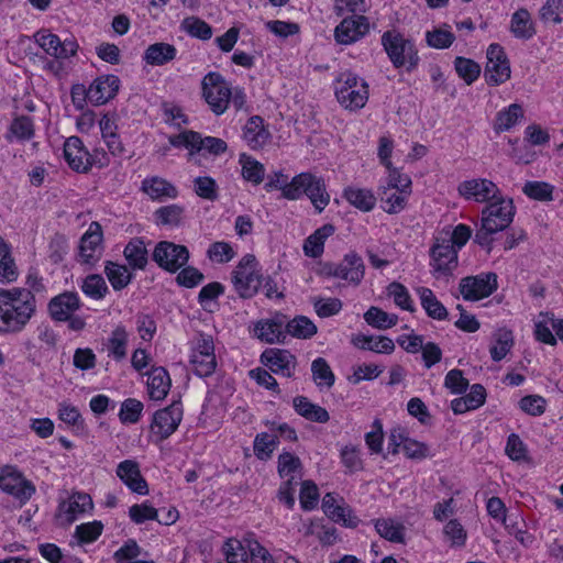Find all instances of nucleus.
I'll return each mask as SVG.
<instances>
[{"mask_svg": "<svg viewBox=\"0 0 563 563\" xmlns=\"http://www.w3.org/2000/svg\"><path fill=\"white\" fill-rule=\"evenodd\" d=\"M36 311L35 297L25 288H0V332H20Z\"/></svg>", "mask_w": 563, "mask_h": 563, "instance_id": "1", "label": "nucleus"}, {"mask_svg": "<svg viewBox=\"0 0 563 563\" xmlns=\"http://www.w3.org/2000/svg\"><path fill=\"white\" fill-rule=\"evenodd\" d=\"M280 188L283 197L290 200H296L305 194L319 213L330 202V196L327 192L323 179L310 173H301L295 176L289 184H285Z\"/></svg>", "mask_w": 563, "mask_h": 563, "instance_id": "2", "label": "nucleus"}, {"mask_svg": "<svg viewBox=\"0 0 563 563\" xmlns=\"http://www.w3.org/2000/svg\"><path fill=\"white\" fill-rule=\"evenodd\" d=\"M382 45L395 68L412 70L418 66L419 56L415 44L396 30L382 35Z\"/></svg>", "mask_w": 563, "mask_h": 563, "instance_id": "3", "label": "nucleus"}, {"mask_svg": "<svg viewBox=\"0 0 563 563\" xmlns=\"http://www.w3.org/2000/svg\"><path fill=\"white\" fill-rule=\"evenodd\" d=\"M339 103L347 110L362 109L368 100V85L351 71L340 74L334 84Z\"/></svg>", "mask_w": 563, "mask_h": 563, "instance_id": "4", "label": "nucleus"}, {"mask_svg": "<svg viewBox=\"0 0 563 563\" xmlns=\"http://www.w3.org/2000/svg\"><path fill=\"white\" fill-rule=\"evenodd\" d=\"M202 97L216 115L223 114L230 104L232 87L216 71L208 73L201 81Z\"/></svg>", "mask_w": 563, "mask_h": 563, "instance_id": "5", "label": "nucleus"}, {"mask_svg": "<svg viewBox=\"0 0 563 563\" xmlns=\"http://www.w3.org/2000/svg\"><path fill=\"white\" fill-rule=\"evenodd\" d=\"M232 283L235 291L242 298H252L262 285V275L257 269V261L254 255L242 257L232 272Z\"/></svg>", "mask_w": 563, "mask_h": 563, "instance_id": "6", "label": "nucleus"}, {"mask_svg": "<svg viewBox=\"0 0 563 563\" xmlns=\"http://www.w3.org/2000/svg\"><path fill=\"white\" fill-rule=\"evenodd\" d=\"M190 364L199 377L213 374L217 367L214 344L211 335L199 333L192 342Z\"/></svg>", "mask_w": 563, "mask_h": 563, "instance_id": "7", "label": "nucleus"}, {"mask_svg": "<svg viewBox=\"0 0 563 563\" xmlns=\"http://www.w3.org/2000/svg\"><path fill=\"white\" fill-rule=\"evenodd\" d=\"M153 261L164 271L176 273L187 265L189 251L185 245L161 241L153 251Z\"/></svg>", "mask_w": 563, "mask_h": 563, "instance_id": "8", "label": "nucleus"}, {"mask_svg": "<svg viewBox=\"0 0 563 563\" xmlns=\"http://www.w3.org/2000/svg\"><path fill=\"white\" fill-rule=\"evenodd\" d=\"M485 80L489 86H499L506 82L511 75L510 62L503 46L490 44L486 52Z\"/></svg>", "mask_w": 563, "mask_h": 563, "instance_id": "9", "label": "nucleus"}, {"mask_svg": "<svg viewBox=\"0 0 563 563\" xmlns=\"http://www.w3.org/2000/svg\"><path fill=\"white\" fill-rule=\"evenodd\" d=\"M515 213L516 208L512 199L505 198L500 194L483 209L482 222H485L489 229L504 231L512 222Z\"/></svg>", "mask_w": 563, "mask_h": 563, "instance_id": "10", "label": "nucleus"}, {"mask_svg": "<svg viewBox=\"0 0 563 563\" xmlns=\"http://www.w3.org/2000/svg\"><path fill=\"white\" fill-rule=\"evenodd\" d=\"M451 241L442 240V236L435 238L432 247L430 249V265L433 268V275L439 278L440 276H449L457 267V251L454 245L450 244Z\"/></svg>", "mask_w": 563, "mask_h": 563, "instance_id": "11", "label": "nucleus"}, {"mask_svg": "<svg viewBox=\"0 0 563 563\" xmlns=\"http://www.w3.org/2000/svg\"><path fill=\"white\" fill-rule=\"evenodd\" d=\"M497 287V275L493 272L466 276L459 284L461 295L470 301H477L490 296Z\"/></svg>", "mask_w": 563, "mask_h": 563, "instance_id": "12", "label": "nucleus"}, {"mask_svg": "<svg viewBox=\"0 0 563 563\" xmlns=\"http://www.w3.org/2000/svg\"><path fill=\"white\" fill-rule=\"evenodd\" d=\"M183 420V407L178 401L157 410L151 423L152 433L159 440L168 439L178 428Z\"/></svg>", "mask_w": 563, "mask_h": 563, "instance_id": "13", "label": "nucleus"}, {"mask_svg": "<svg viewBox=\"0 0 563 563\" xmlns=\"http://www.w3.org/2000/svg\"><path fill=\"white\" fill-rule=\"evenodd\" d=\"M0 489L21 503L27 501L35 493L34 485L13 466H5L1 470Z\"/></svg>", "mask_w": 563, "mask_h": 563, "instance_id": "14", "label": "nucleus"}, {"mask_svg": "<svg viewBox=\"0 0 563 563\" xmlns=\"http://www.w3.org/2000/svg\"><path fill=\"white\" fill-rule=\"evenodd\" d=\"M457 192L464 199L478 203H488L501 194L498 186L487 178H472L464 180L459 184Z\"/></svg>", "mask_w": 563, "mask_h": 563, "instance_id": "15", "label": "nucleus"}, {"mask_svg": "<svg viewBox=\"0 0 563 563\" xmlns=\"http://www.w3.org/2000/svg\"><path fill=\"white\" fill-rule=\"evenodd\" d=\"M369 32V21L363 14L344 18L334 29V40L340 45H351Z\"/></svg>", "mask_w": 563, "mask_h": 563, "instance_id": "16", "label": "nucleus"}, {"mask_svg": "<svg viewBox=\"0 0 563 563\" xmlns=\"http://www.w3.org/2000/svg\"><path fill=\"white\" fill-rule=\"evenodd\" d=\"M102 231L98 222H91L79 244V262L93 266L102 255Z\"/></svg>", "mask_w": 563, "mask_h": 563, "instance_id": "17", "label": "nucleus"}, {"mask_svg": "<svg viewBox=\"0 0 563 563\" xmlns=\"http://www.w3.org/2000/svg\"><path fill=\"white\" fill-rule=\"evenodd\" d=\"M36 43L51 56L66 59L77 53L78 44L73 38H60L53 33L42 30L34 35Z\"/></svg>", "mask_w": 563, "mask_h": 563, "instance_id": "18", "label": "nucleus"}, {"mask_svg": "<svg viewBox=\"0 0 563 563\" xmlns=\"http://www.w3.org/2000/svg\"><path fill=\"white\" fill-rule=\"evenodd\" d=\"M261 361L271 372L284 377H291L296 369V357L287 350L269 349L262 353Z\"/></svg>", "mask_w": 563, "mask_h": 563, "instance_id": "19", "label": "nucleus"}, {"mask_svg": "<svg viewBox=\"0 0 563 563\" xmlns=\"http://www.w3.org/2000/svg\"><path fill=\"white\" fill-rule=\"evenodd\" d=\"M120 79L115 75H103L96 78L87 90V99L96 104H104L115 97L119 91Z\"/></svg>", "mask_w": 563, "mask_h": 563, "instance_id": "20", "label": "nucleus"}, {"mask_svg": "<svg viewBox=\"0 0 563 563\" xmlns=\"http://www.w3.org/2000/svg\"><path fill=\"white\" fill-rule=\"evenodd\" d=\"M81 307L80 298L75 291H64L53 297L47 306L51 318L55 321H66Z\"/></svg>", "mask_w": 563, "mask_h": 563, "instance_id": "21", "label": "nucleus"}, {"mask_svg": "<svg viewBox=\"0 0 563 563\" xmlns=\"http://www.w3.org/2000/svg\"><path fill=\"white\" fill-rule=\"evenodd\" d=\"M64 157L76 172L86 173L91 166V155L78 136H70L65 141Z\"/></svg>", "mask_w": 563, "mask_h": 563, "instance_id": "22", "label": "nucleus"}, {"mask_svg": "<svg viewBox=\"0 0 563 563\" xmlns=\"http://www.w3.org/2000/svg\"><path fill=\"white\" fill-rule=\"evenodd\" d=\"M92 499L88 494L74 493L67 500L63 501L59 507L58 517L66 525H70L80 515L92 509Z\"/></svg>", "mask_w": 563, "mask_h": 563, "instance_id": "23", "label": "nucleus"}, {"mask_svg": "<svg viewBox=\"0 0 563 563\" xmlns=\"http://www.w3.org/2000/svg\"><path fill=\"white\" fill-rule=\"evenodd\" d=\"M117 475L132 492L140 495L148 493L146 481L143 478L135 461H122L117 467Z\"/></svg>", "mask_w": 563, "mask_h": 563, "instance_id": "24", "label": "nucleus"}, {"mask_svg": "<svg viewBox=\"0 0 563 563\" xmlns=\"http://www.w3.org/2000/svg\"><path fill=\"white\" fill-rule=\"evenodd\" d=\"M285 317L277 316L273 319L261 320L255 324L254 334L265 343L273 344L285 339Z\"/></svg>", "mask_w": 563, "mask_h": 563, "instance_id": "25", "label": "nucleus"}, {"mask_svg": "<svg viewBox=\"0 0 563 563\" xmlns=\"http://www.w3.org/2000/svg\"><path fill=\"white\" fill-rule=\"evenodd\" d=\"M269 137L271 133L261 117L254 115L246 121L243 128V139L252 150L262 148Z\"/></svg>", "mask_w": 563, "mask_h": 563, "instance_id": "26", "label": "nucleus"}, {"mask_svg": "<svg viewBox=\"0 0 563 563\" xmlns=\"http://www.w3.org/2000/svg\"><path fill=\"white\" fill-rule=\"evenodd\" d=\"M365 273V266L362 257L352 252L344 256L343 261L339 263L338 278L344 279L354 285H358Z\"/></svg>", "mask_w": 563, "mask_h": 563, "instance_id": "27", "label": "nucleus"}, {"mask_svg": "<svg viewBox=\"0 0 563 563\" xmlns=\"http://www.w3.org/2000/svg\"><path fill=\"white\" fill-rule=\"evenodd\" d=\"M170 386L169 374L164 367H155L147 373V393L151 399L163 400Z\"/></svg>", "mask_w": 563, "mask_h": 563, "instance_id": "28", "label": "nucleus"}, {"mask_svg": "<svg viewBox=\"0 0 563 563\" xmlns=\"http://www.w3.org/2000/svg\"><path fill=\"white\" fill-rule=\"evenodd\" d=\"M377 196L380 201V207L385 212L397 214L406 208L410 195L380 185L377 189Z\"/></svg>", "mask_w": 563, "mask_h": 563, "instance_id": "29", "label": "nucleus"}, {"mask_svg": "<svg viewBox=\"0 0 563 563\" xmlns=\"http://www.w3.org/2000/svg\"><path fill=\"white\" fill-rule=\"evenodd\" d=\"M142 190L152 200L161 201L166 198L174 199L178 196V190L172 183L157 176L145 178L142 181Z\"/></svg>", "mask_w": 563, "mask_h": 563, "instance_id": "30", "label": "nucleus"}, {"mask_svg": "<svg viewBox=\"0 0 563 563\" xmlns=\"http://www.w3.org/2000/svg\"><path fill=\"white\" fill-rule=\"evenodd\" d=\"M292 405L296 412L309 421L327 423L330 420V415L327 409L311 402L307 397H295Z\"/></svg>", "mask_w": 563, "mask_h": 563, "instance_id": "31", "label": "nucleus"}, {"mask_svg": "<svg viewBox=\"0 0 563 563\" xmlns=\"http://www.w3.org/2000/svg\"><path fill=\"white\" fill-rule=\"evenodd\" d=\"M343 197L356 209L368 212L376 205V196L371 189L350 186L344 189Z\"/></svg>", "mask_w": 563, "mask_h": 563, "instance_id": "32", "label": "nucleus"}, {"mask_svg": "<svg viewBox=\"0 0 563 563\" xmlns=\"http://www.w3.org/2000/svg\"><path fill=\"white\" fill-rule=\"evenodd\" d=\"M177 49L174 45L159 42L150 45L145 49L143 59L148 65L162 66L175 59Z\"/></svg>", "mask_w": 563, "mask_h": 563, "instance_id": "33", "label": "nucleus"}, {"mask_svg": "<svg viewBox=\"0 0 563 563\" xmlns=\"http://www.w3.org/2000/svg\"><path fill=\"white\" fill-rule=\"evenodd\" d=\"M334 233L332 224H324L309 235L303 243V252L306 256L317 258L321 256L324 250V241Z\"/></svg>", "mask_w": 563, "mask_h": 563, "instance_id": "34", "label": "nucleus"}, {"mask_svg": "<svg viewBox=\"0 0 563 563\" xmlns=\"http://www.w3.org/2000/svg\"><path fill=\"white\" fill-rule=\"evenodd\" d=\"M510 32L520 40H530L536 34L531 15L527 9H519L511 15Z\"/></svg>", "mask_w": 563, "mask_h": 563, "instance_id": "35", "label": "nucleus"}, {"mask_svg": "<svg viewBox=\"0 0 563 563\" xmlns=\"http://www.w3.org/2000/svg\"><path fill=\"white\" fill-rule=\"evenodd\" d=\"M417 292L428 317L435 320H445L448 318L449 312L446 308L438 300L430 288L419 287Z\"/></svg>", "mask_w": 563, "mask_h": 563, "instance_id": "36", "label": "nucleus"}, {"mask_svg": "<svg viewBox=\"0 0 563 563\" xmlns=\"http://www.w3.org/2000/svg\"><path fill=\"white\" fill-rule=\"evenodd\" d=\"M123 255L133 269H144L148 262V253L141 239H132L124 247Z\"/></svg>", "mask_w": 563, "mask_h": 563, "instance_id": "37", "label": "nucleus"}, {"mask_svg": "<svg viewBox=\"0 0 563 563\" xmlns=\"http://www.w3.org/2000/svg\"><path fill=\"white\" fill-rule=\"evenodd\" d=\"M353 344L362 350H368L376 353L390 354L395 350V343L387 336H368L358 334L352 340Z\"/></svg>", "mask_w": 563, "mask_h": 563, "instance_id": "38", "label": "nucleus"}, {"mask_svg": "<svg viewBox=\"0 0 563 563\" xmlns=\"http://www.w3.org/2000/svg\"><path fill=\"white\" fill-rule=\"evenodd\" d=\"M129 334L123 325H118L108 338L107 351L108 356L113 357L115 361H122L126 356V345Z\"/></svg>", "mask_w": 563, "mask_h": 563, "instance_id": "39", "label": "nucleus"}, {"mask_svg": "<svg viewBox=\"0 0 563 563\" xmlns=\"http://www.w3.org/2000/svg\"><path fill=\"white\" fill-rule=\"evenodd\" d=\"M514 345L512 332L507 329H499L493 335V344L489 349L493 361L499 362L506 357Z\"/></svg>", "mask_w": 563, "mask_h": 563, "instance_id": "40", "label": "nucleus"}, {"mask_svg": "<svg viewBox=\"0 0 563 563\" xmlns=\"http://www.w3.org/2000/svg\"><path fill=\"white\" fill-rule=\"evenodd\" d=\"M104 273L114 290L124 289L133 277L128 266L111 261L106 263Z\"/></svg>", "mask_w": 563, "mask_h": 563, "instance_id": "41", "label": "nucleus"}, {"mask_svg": "<svg viewBox=\"0 0 563 563\" xmlns=\"http://www.w3.org/2000/svg\"><path fill=\"white\" fill-rule=\"evenodd\" d=\"M81 291L93 300H101L109 291L104 278L99 274H90L85 277L80 285Z\"/></svg>", "mask_w": 563, "mask_h": 563, "instance_id": "42", "label": "nucleus"}, {"mask_svg": "<svg viewBox=\"0 0 563 563\" xmlns=\"http://www.w3.org/2000/svg\"><path fill=\"white\" fill-rule=\"evenodd\" d=\"M522 117L523 111L521 106L518 103H512L507 109H504L497 113L494 123V129L496 132L508 131Z\"/></svg>", "mask_w": 563, "mask_h": 563, "instance_id": "43", "label": "nucleus"}, {"mask_svg": "<svg viewBox=\"0 0 563 563\" xmlns=\"http://www.w3.org/2000/svg\"><path fill=\"white\" fill-rule=\"evenodd\" d=\"M364 319L373 328L385 330L393 328L398 322V317L394 313H387L378 307H371L365 313Z\"/></svg>", "mask_w": 563, "mask_h": 563, "instance_id": "44", "label": "nucleus"}, {"mask_svg": "<svg viewBox=\"0 0 563 563\" xmlns=\"http://www.w3.org/2000/svg\"><path fill=\"white\" fill-rule=\"evenodd\" d=\"M285 330L295 338L309 339L317 333V325L309 318L298 316L286 323Z\"/></svg>", "mask_w": 563, "mask_h": 563, "instance_id": "45", "label": "nucleus"}, {"mask_svg": "<svg viewBox=\"0 0 563 563\" xmlns=\"http://www.w3.org/2000/svg\"><path fill=\"white\" fill-rule=\"evenodd\" d=\"M375 529L382 538L390 542L402 543L405 541L404 526L390 519H377L375 521Z\"/></svg>", "mask_w": 563, "mask_h": 563, "instance_id": "46", "label": "nucleus"}, {"mask_svg": "<svg viewBox=\"0 0 563 563\" xmlns=\"http://www.w3.org/2000/svg\"><path fill=\"white\" fill-rule=\"evenodd\" d=\"M184 211V207L179 205H168L158 208L154 212V218L159 225L177 227L181 222Z\"/></svg>", "mask_w": 563, "mask_h": 563, "instance_id": "47", "label": "nucleus"}, {"mask_svg": "<svg viewBox=\"0 0 563 563\" xmlns=\"http://www.w3.org/2000/svg\"><path fill=\"white\" fill-rule=\"evenodd\" d=\"M454 68L466 85H472L481 75V66L475 60L462 56L454 59Z\"/></svg>", "mask_w": 563, "mask_h": 563, "instance_id": "48", "label": "nucleus"}, {"mask_svg": "<svg viewBox=\"0 0 563 563\" xmlns=\"http://www.w3.org/2000/svg\"><path fill=\"white\" fill-rule=\"evenodd\" d=\"M227 563H247L250 552L242 541L231 538L223 544Z\"/></svg>", "mask_w": 563, "mask_h": 563, "instance_id": "49", "label": "nucleus"}, {"mask_svg": "<svg viewBox=\"0 0 563 563\" xmlns=\"http://www.w3.org/2000/svg\"><path fill=\"white\" fill-rule=\"evenodd\" d=\"M312 378L318 386L332 387L335 376L323 357L316 358L311 364Z\"/></svg>", "mask_w": 563, "mask_h": 563, "instance_id": "50", "label": "nucleus"}, {"mask_svg": "<svg viewBox=\"0 0 563 563\" xmlns=\"http://www.w3.org/2000/svg\"><path fill=\"white\" fill-rule=\"evenodd\" d=\"M240 163L242 164V175L244 179L256 185L263 181L265 175L263 164L245 154L241 155Z\"/></svg>", "mask_w": 563, "mask_h": 563, "instance_id": "51", "label": "nucleus"}, {"mask_svg": "<svg viewBox=\"0 0 563 563\" xmlns=\"http://www.w3.org/2000/svg\"><path fill=\"white\" fill-rule=\"evenodd\" d=\"M181 29L189 35L203 41L212 36V27L207 22L196 16L186 18L181 22Z\"/></svg>", "mask_w": 563, "mask_h": 563, "instance_id": "52", "label": "nucleus"}, {"mask_svg": "<svg viewBox=\"0 0 563 563\" xmlns=\"http://www.w3.org/2000/svg\"><path fill=\"white\" fill-rule=\"evenodd\" d=\"M553 189L554 187L545 181H527L522 187V192L534 200L551 201Z\"/></svg>", "mask_w": 563, "mask_h": 563, "instance_id": "53", "label": "nucleus"}, {"mask_svg": "<svg viewBox=\"0 0 563 563\" xmlns=\"http://www.w3.org/2000/svg\"><path fill=\"white\" fill-rule=\"evenodd\" d=\"M143 404L135 398H128L121 404L119 419L122 423H136L139 422L142 411Z\"/></svg>", "mask_w": 563, "mask_h": 563, "instance_id": "54", "label": "nucleus"}, {"mask_svg": "<svg viewBox=\"0 0 563 563\" xmlns=\"http://www.w3.org/2000/svg\"><path fill=\"white\" fill-rule=\"evenodd\" d=\"M277 443V437L266 432L258 433L254 439V453L260 460H267L272 456Z\"/></svg>", "mask_w": 563, "mask_h": 563, "instance_id": "55", "label": "nucleus"}, {"mask_svg": "<svg viewBox=\"0 0 563 563\" xmlns=\"http://www.w3.org/2000/svg\"><path fill=\"white\" fill-rule=\"evenodd\" d=\"M387 295L393 297L395 305L402 310L413 311L412 300L408 289L398 282H393L387 286Z\"/></svg>", "mask_w": 563, "mask_h": 563, "instance_id": "56", "label": "nucleus"}, {"mask_svg": "<svg viewBox=\"0 0 563 563\" xmlns=\"http://www.w3.org/2000/svg\"><path fill=\"white\" fill-rule=\"evenodd\" d=\"M194 191L202 199L214 201L218 198V185L209 176H200L194 179Z\"/></svg>", "mask_w": 563, "mask_h": 563, "instance_id": "57", "label": "nucleus"}, {"mask_svg": "<svg viewBox=\"0 0 563 563\" xmlns=\"http://www.w3.org/2000/svg\"><path fill=\"white\" fill-rule=\"evenodd\" d=\"M426 41L430 47L444 49L453 44L455 36L449 30L434 29L433 31L427 32Z\"/></svg>", "mask_w": 563, "mask_h": 563, "instance_id": "58", "label": "nucleus"}, {"mask_svg": "<svg viewBox=\"0 0 563 563\" xmlns=\"http://www.w3.org/2000/svg\"><path fill=\"white\" fill-rule=\"evenodd\" d=\"M299 500L301 508L306 511L316 508L319 500V492L317 485L312 481L302 482Z\"/></svg>", "mask_w": 563, "mask_h": 563, "instance_id": "59", "label": "nucleus"}, {"mask_svg": "<svg viewBox=\"0 0 563 563\" xmlns=\"http://www.w3.org/2000/svg\"><path fill=\"white\" fill-rule=\"evenodd\" d=\"M388 170V177L386 179V184L384 186L398 189L401 192H406L411 195V178L406 175L401 174L397 168H395L393 165L390 167H386Z\"/></svg>", "mask_w": 563, "mask_h": 563, "instance_id": "60", "label": "nucleus"}, {"mask_svg": "<svg viewBox=\"0 0 563 563\" xmlns=\"http://www.w3.org/2000/svg\"><path fill=\"white\" fill-rule=\"evenodd\" d=\"M227 148V143L222 139L214 136L202 137L199 133V139L197 140V145L195 146V155L201 151H206L209 154L217 156L224 153Z\"/></svg>", "mask_w": 563, "mask_h": 563, "instance_id": "61", "label": "nucleus"}, {"mask_svg": "<svg viewBox=\"0 0 563 563\" xmlns=\"http://www.w3.org/2000/svg\"><path fill=\"white\" fill-rule=\"evenodd\" d=\"M301 468V461L298 456L290 452H284L278 456V474L280 477L296 476L295 474Z\"/></svg>", "mask_w": 563, "mask_h": 563, "instance_id": "62", "label": "nucleus"}, {"mask_svg": "<svg viewBox=\"0 0 563 563\" xmlns=\"http://www.w3.org/2000/svg\"><path fill=\"white\" fill-rule=\"evenodd\" d=\"M205 275L194 266H184L176 276V283L186 288H194L202 283Z\"/></svg>", "mask_w": 563, "mask_h": 563, "instance_id": "63", "label": "nucleus"}, {"mask_svg": "<svg viewBox=\"0 0 563 563\" xmlns=\"http://www.w3.org/2000/svg\"><path fill=\"white\" fill-rule=\"evenodd\" d=\"M207 255L210 261L222 264L230 262L235 252L229 243L219 241L209 246Z\"/></svg>", "mask_w": 563, "mask_h": 563, "instance_id": "64", "label": "nucleus"}]
</instances>
